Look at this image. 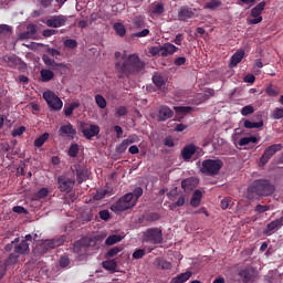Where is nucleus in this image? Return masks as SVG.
<instances>
[{
	"instance_id": "47",
	"label": "nucleus",
	"mask_w": 283,
	"mask_h": 283,
	"mask_svg": "<svg viewBox=\"0 0 283 283\" xmlns=\"http://www.w3.org/2000/svg\"><path fill=\"white\" fill-rule=\"evenodd\" d=\"M69 156L71 158H76L78 156V144H72L69 148Z\"/></svg>"
},
{
	"instance_id": "52",
	"label": "nucleus",
	"mask_w": 283,
	"mask_h": 283,
	"mask_svg": "<svg viewBox=\"0 0 283 283\" xmlns=\"http://www.w3.org/2000/svg\"><path fill=\"white\" fill-rule=\"evenodd\" d=\"M25 133V126H20L18 128H14L11 132V136H13V138H17V136H22V134Z\"/></svg>"
},
{
	"instance_id": "35",
	"label": "nucleus",
	"mask_w": 283,
	"mask_h": 283,
	"mask_svg": "<svg viewBox=\"0 0 283 283\" xmlns=\"http://www.w3.org/2000/svg\"><path fill=\"white\" fill-rule=\"evenodd\" d=\"M191 277V272L187 271L172 279V283H185Z\"/></svg>"
},
{
	"instance_id": "8",
	"label": "nucleus",
	"mask_w": 283,
	"mask_h": 283,
	"mask_svg": "<svg viewBox=\"0 0 283 283\" xmlns=\"http://www.w3.org/2000/svg\"><path fill=\"white\" fill-rule=\"evenodd\" d=\"M153 118H156L159 123H165V120H169V118H174V112L167 105L159 106L156 111L150 113Z\"/></svg>"
},
{
	"instance_id": "20",
	"label": "nucleus",
	"mask_w": 283,
	"mask_h": 283,
	"mask_svg": "<svg viewBox=\"0 0 283 283\" xmlns=\"http://www.w3.org/2000/svg\"><path fill=\"white\" fill-rule=\"evenodd\" d=\"M73 174L76 175L77 182L81 185L84 180H87V172L81 165H75L72 168Z\"/></svg>"
},
{
	"instance_id": "56",
	"label": "nucleus",
	"mask_w": 283,
	"mask_h": 283,
	"mask_svg": "<svg viewBox=\"0 0 283 283\" xmlns=\"http://www.w3.org/2000/svg\"><path fill=\"white\" fill-rule=\"evenodd\" d=\"M272 118H274V120H280V118H283V108H275L272 113Z\"/></svg>"
},
{
	"instance_id": "26",
	"label": "nucleus",
	"mask_w": 283,
	"mask_h": 283,
	"mask_svg": "<svg viewBox=\"0 0 283 283\" xmlns=\"http://www.w3.org/2000/svg\"><path fill=\"white\" fill-rule=\"evenodd\" d=\"M52 78H54V72L51 70L42 69L40 71V81H42V83H50Z\"/></svg>"
},
{
	"instance_id": "17",
	"label": "nucleus",
	"mask_w": 283,
	"mask_h": 283,
	"mask_svg": "<svg viewBox=\"0 0 283 283\" xmlns=\"http://www.w3.org/2000/svg\"><path fill=\"white\" fill-rule=\"evenodd\" d=\"M193 17H196V9L181 7L178 11L179 21H187L188 19H193Z\"/></svg>"
},
{
	"instance_id": "54",
	"label": "nucleus",
	"mask_w": 283,
	"mask_h": 283,
	"mask_svg": "<svg viewBox=\"0 0 283 283\" xmlns=\"http://www.w3.org/2000/svg\"><path fill=\"white\" fill-rule=\"evenodd\" d=\"M255 112V108H253L252 105H247L241 109L242 116H249L250 114H253Z\"/></svg>"
},
{
	"instance_id": "11",
	"label": "nucleus",
	"mask_w": 283,
	"mask_h": 283,
	"mask_svg": "<svg viewBox=\"0 0 283 283\" xmlns=\"http://www.w3.org/2000/svg\"><path fill=\"white\" fill-rule=\"evenodd\" d=\"M57 185H59L60 191L64 193H70L74 189V185H76V179L69 178L65 176H60L57 178Z\"/></svg>"
},
{
	"instance_id": "48",
	"label": "nucleus",
	"mask_w": 283,
	"mask_h": 283,
	"mask_svg": "<svg viewBox=\"0 0 283 283\" xmlns=\"http://www.w3.org/2000/svg\"><path fill=\"white\" fill-rule=\"evenodd\" d=\"M254 211L256 213H266V211H271V206L269 205H258L255 208H254Z\"/></svg>"
},
{
	"instance_id": "15",
	"label": "nucleus",
	"mask_w": 283,
	"mask_h": 283,
	"mask_svg": "<svg viewBox=\"0 0 283 283\" xmlns=\"http://www.w3.org/2000/svg\"><path fill=\"white\" fill-rule=\"evenodd\" d=\"M282 227H283V216L281 218L268 223L263 233L265 235H273V233H275V231H280V229H282Z\"/></svg>"
},
{
	"instance_id": "7",
	"label": "nucleus",
	"mask_w": 283,
	"mask_h": 283,
	"mask_svg": "<svg viewBox=\"0 0 283 283\" xmlns=\"http://www.w3.org/2000/svg\"><path fill=\"white\" fill-rule=\"evenodd\" d=\"M167 196L172 202L169 205L170 211L178 209V207H185V203L187 202V195L178 193L177 189L171 190Z\"/></svg>"
},
{
	"instance_id": "3",
	"label": "nucleus",
	"mask_w": 283,
	"mask_h": 283,
	"mask_svg": "<svg viewBox=\"0 0 283 283\" xmlns=\"http://www.w3.org/2000/svg\"><path fill=\"white\" fill-rule=\"evenodd\" d=\"M224 163L220 159H206L201 164L200 171L206 176H218L220 169H222Z\"/></svg>"
},
{
	"instance_id": "37",
	"label": "nucleus",
	"mask_w": 283,
	"mask_h": 283,
	"mask_svg": "<svg viewBox=\"0 0 283 283\" xmlns=\"http://www.w3.org/2000/svg\"><path fill=\"white\" fill-rule=\"evenodd\" d=\"M251 143H253L254 145L258 144V137L255 136L243 137L239 140V146L244 147Z\"/></svg>"
},
{
	"instance_id": "42",
	"label": "nucleus",
	"mask_w": 283,
	"mask_h": 283,
	"mask_svg": "<svg viewBox=\"0 0 283 283\" xmlns=\"http://www.w3.org/2000/svg\"><path fill=\"white\" fill-rule=\"evenodd\" d=\"M153 83L156 85V87H163V85H165V77H163L160 74H155L153 76Z\"/></svg>"
},
{
	"instance_id": "1",
	"label": "nucleus",
	"mask_w": 283,
	"mask_h": 283,
	"mask_svg": "<svg viewBox=\"0 0 283 283\" xmlns=\"http://www.w3.org/2000/svg\"><path fill=\"white\" fill-rule=\"evenodd\" d=\"M123 61L115 63V70L119 74V78H125V76H130V74H138L145 70V62L140 61L138 54L134 53L130 55H123Z\"/></svg>"
},
{
	"instance_id": "31",
	"label": "nucleus",
	"mask_w": 283,
	"mask_h": 283,
	"mask_svg": "<svg viewBox=\"0 0 283 283\" xmlns=\"http://www.w3.org/2000/svg\"><path fill=\"white\" fill-rule=\"evenodd\" d=\"M102 266L106 271H109L111 273H115L118 264L116 263V260H106L102 263Z\"/></svg>"
},
{
	"instance_id": "6",
	"label": "nucleus",
	"mask_w": 283,
	"mask_h": 283,
	"mask_svg": "<svg viewBox=\"0 0 283 283\" xmlns=\"http://www.w3.org/2000/svg\"><path fill=\"white\" fill-rule=\"evenodd\" d=\"M43 98L49 105L50 109H53L54 112H61L63 109V101L59 98L56 94L52 91H46L43 93Z\"/></svg>"
},
{
	"instance_id": "62",
	"label": "nucleus",
	"mask_w": 283,
	"mask_h": 283,
	"mask_svg": "<svg viewBox=\"0 0 283 283\" xmlns=\"http://www.w3.org/2000/svg\"><path fill=\"white\" fill-rule=\"evenodd\" d=\"M4 60L8 62L9 65H17L19 63V57L14 55L6 56Z\"/></svg>"
},
{
	"instance_id": "14",
	"label": "nucleus",
	"mask_w": 283,
	"mask_h": 283,
	"mask_svg": "<svg viewBox=\"0 0 283 283\" xmlns=\"http://www.w3.org/2000/svg\"><path fill=\"white\" fill-rule=\"evenodd\" d=\"M67 23V18L63 14L52 15L46 20L48 28H63Z\"/></svg>"
},
{
	"instance_id": "2",
	"label": "nucleus",
	"mask_w": 283,
	"mask_h": 283,
	"mask_svg": "<svg viewBox=\"0 0 283 283\" xmlns=\"http://www.w3.org/2000/svg\"><path fill=\"white\" fill-rule=\"evenodd\" d=\"M275 193V186L266 179H258L248 188V199L256 200L264 196H273Z\"/></svg>"
},
{
	"instance_id": "53",
	"label": "nucleus",
	"mask_w": 283,
	"mask_h": 283,
	"mask_svg": "<svg viewBox=\"0 0 283 283\" xmlns=\"http://www.w3.org/2000/svg\"><path fill=\"white\" fill-rule=\"evenodd\" d=\"M42 61H43L44 65H46L48 67H54V65H56V62L54 60L50 59V56H48V55H43Z\"/></svg>"
},
{
	"instance_id": "22",
	"label": "nucleus",
	"mask_w": 283,
	"mask_h": 283,
	"mask_svg": "<svg viewBox=\"0 0 283 283\" xmlns=\"http://www.w3.org/2000/svg\"><path fill=\"white\" fill-rule=\"evenodd\" d=\"M14 253L18 255H25V253H30V244L25 240H22L20 243L15 244Z\"/></svg>"
},
{
	"instance_id": "32",
	"label": "nucleus",
	"mask_w": 283,
	"mask_h": 283,
	"mask_svg": "<svg viewBox=\"0 0 283 283\" xmlns=\"http://www.w3.org/2000/svg\"><path fill=\"white\" fill-rule=\"evenodd\" d=\"M77 107H81V103H78V102H73L71 104H65L64 105L65 116H72V114L74 113V109H77Z\"/></svg>"
},
{
	"instance_id": "10",
	"label": "nucleus",
	"mask_w": 283,
	"mask_h": 283,
	"mask_svg": "<svg viewBox=\"0 0 283 283\" xmlns=\"http://www.w3.org/2000/svg\"><path fill=\"white\" fill-rule=\"evenodd\" d=\"M200 156L202 154V149L193 144H188L181 149V158L185 163H189L193 156Z\"/></svg>"
},
{
	"instance_id": "16",
	"label": "nucleus",
	"mask_w": 283,
	"mask_h": 283,
	"mask_svg": "<svg viewBox=\"0 0 283 283\" xmlns=\"http://www.w3.org/2000/svg\"><path fill=\"white\" fill-rule=\"evenodd\" d=\"M199 182L200 181L198 180V178L190 177V178L184 179L181 181V188L184 189V191L186 193H190V191H193L196 189V187H198Z\"/></svg>"
},
{
	"instance_id": "59",
	"label": "nucleus",
	"mask_w": 283,
	"mask_h": 283,
	"mask_svg": "<svg viewBox=\"0 0 283 283\" xmlns=\"http://www.w3.org/2000/svg\"><path fill=\"white\" fill-rule=\"evenodd\" d=\"M124 140L129 146V145H134V143H138L139 138H138V135H129L128 138Z\"/></svg>"
},
{
	"instance_id": "21",
	"label": "nucleus",
	"mask_w": 283,
	"mask_h": 283,
	"mask_svg": "<svg viewBox=\"0 0 283 283\" xmlns=\"http://www.w3.org/2000/svg\"><path fill=\"white\" fill-rule=\"evenodd\" d=\"M176 52H178V48L171 43L160 45V56H169L171 54H176Z\"/></svg>"
},
{
	"instance_id": "57",
	"label": "nucleus",
	"mask_w": 283,
	"mask_h": 283,
	"mask_svg": "<svg viewBox=\"0 0 283 283\" xmlns=\"http://www.w3.org/2000/svg\"><path fill=\"white\" fill-rule=\"evenodd\" d=\"M128 193H133L134 200H135V202H137L138 198H140V196H143V188L137 187V188L134 189L133 192H128Z\"/></svg>"
},
{
	"instance_id": "58",
	"label": "nucleus",
	"mask_w": 283,
	"mask_h": 283,
	"mask_svg": "<svg viewBox=\"0 0 283 283\" xmlns=\"http://www.w3.org/2000/svg\"><path fill=\"white\" fill-rule=\"evenodd\" d=\"M115 116H117V118H120V116H127V107L125 106L117 107Z\"/></svg>"
},
{
	"instance_id": "61",
	"label": "nucleus",
	"mask_w": 283,
	"mask_h": 283,
	"mask_svg": "<svg viewBox=\"0 0 283 283\" xmlns=\"http://www.w3.org/2000/svg\"><path fill=\"white\" fill-rule=\"evenodd\" d=\"M265 92L269 96H277L280 92H277V88H274L273 85H270L265 88Z\"/></svg>"
},
{
	"instance_id": "28",
	"label": "nucleus",
	"mask_w": 283,
	"mask_h": 283,
	"mask_svg": "<svg viewBox=\"0 0 283 283\" xmlns=\"http://www.w3.org/2000/svg\"><path fill=\"white\" fill-rule=\"evenodd\" d=\"M200 202H202V190L197 189L192 193L190 205L192 207H200Z\"/></svg>"
},
{
	"instance_id": "60",
	"label": "nucleus",
	"mask_w": 283,
	"mask_h": 283,
	"mask_svg": "<svg viewBox=\"0 0 283 283\" xmlns=\"http://www.w3.org/2000/svg\"><path fill=\"white\" fill-rule=\"evenodd\" d=\"M149 34V29H144L143 31H139L137 33H134L133 34V38H136V39H143L145 36H148Z\"/></svg>"
},
{
	"instance_id": "27",
	"label": "nucleus",
	"mask_w": 283,
	"mask_h": 283,
	"mask_svg": "<svg viewBox=\"0 0 283 283\" xmlns=\"http://www.w3.org/2000/svg\"><path fill=\"white\" fill-rule=\"evenodd\" d=\"M243 127H245V129H260L264 127V122H251L249 119H243Z\"/></svg>"
},
{
	"instance_id": "4",
	"label": "nucleus",
	"mask_w": 283,
	"mask_h": 283,
	"mask_svg": "<svg viewBox=\"0 0 283 283\" xmlns=\"http://www.w3.org/2000/svg\"><path fill=\"white\" fill-rule=\"evenodd\" d=\"M165 239L163 238V230L160 228H148L143 233V242H148L149 244H163Z\"/></svg>"
},
{
	"instance_id": "25",
	"label": "nucleus",
	"mask_w": 283,
	"mask_h": 283,
	"mask_svg": "<svg viewBox=\"0 0 283 283\" xmlns=\"http://www.w3.org/2000/svg\"><path fill=\"white\" fill-rule=\"evenodd\" d=\"M244 50L237 51L230 59V67H235L244 59Z\"/></svg>"
},
{
	"instance_id": "9",
	"label": "nucleus",
	"mask_w": 283,
	"mask_h": 283,
	"mask_svg": "<svg viewBox=\"0 0 283 283\" xmlns=\"http://www.w3.org/2000/svg\"><path fill=\"white\" fill-rule=\"evenodd\" d=\"M88 247H96V240L90 237H85L74 244L73 251L74 253H77V255H85V253H87Z\"/></svg>"
},
{
	"instance_id": "12",
	"label": "nucleus",
	"mask_w": 283,
	"mask_h": 283,
	"mask_svg": "<svg viewBox=\"0 0 283 283\" xmlns=\"http://www.w3.org/2000/svg\"><path fill=\"white\" fill-rule=\"evenodd\" d=\"M277 151H282V144L271 145L264 150L263 155L260 158V163L262 165H266V163H269V160H271V158H273V156H275Z\"/></svg>"
},
{
	"instance_id": "19",
	"label": "nucleus",
	"mask_w": 283,
	"mask_h": 283,
	"mask_svg": "<svg viewBox=\"0 0 283 283\" xmlns=\"http://www.w3.org/2000/svg\"><path fill=\"white\" fill-rule=\"evenodd\" d=\"M60 136H65L66 138H74L76 136V129L72 124L63 125L59 129Z\"/></svg>"
},
{
	"instance_id": "50",
	"label": "nucleus",
	"mask_w": 283,
	"mask_h": 283,
	"mask_svg": "<svg viewBox=\"0 0 283 283\" xmlns=\"http://www.w3.org/2000/svg\"><path fill=\"white\" fill-rule=\"evenodd\" d=\"M127 147H129L125 140H123L120 144H118L115 148L117 154H125L127 151Z\"/></svg>"
},
{
	"instance_id": "13",
	"label": "nucleus",
	"mask_w": 283,
	"mask_h": 283,
	"mask_svg": "<svg viewBox=\"0 0 283 283\" xmlns=\"http://www.w3.org/2000/svg\"><path fill=\"white\" fill-rule=\"evenodd\" d=\"M266 7V2H260L251 10V17L253 19H248L249 23L252 25H258V23H262V11Z\"/></svg>"
},
{
	"instance_id": "49",
	"label": "nucleus",
	"mask_w": 283,
	"mask_h": 283,
	"mask_svg": "<svg viewBox=\"0 0 283 283\" xmlns=\"http://www.w3.org/2000/svg\"><path fill=\"white\" fill-rule=\"evenodd\" d=\"M107 193H109V191H107L106 189H99L96 191L93 198L94 200H103V198H105Z\"/></svg>"
},
{
	"instance_id": "44",
	"label": "nucleus",
	"mask_w": 283,
	"mask_h": 283,
	"mask_svg": "<svg viewBox=\"0 0 283 283\" xmlns=\"http://www.w3.org/2000/svg\"><path fill=\"white\" fill-rule=\"evenodd\" d=\"M146 255H147L146 249H137L133 253V260H143V258Z\"/></svg>"
},
{
	"instance_id": "34",
	"label": "nucleus",
	"mask_w": 283,
	"mask_h": 283,
	"mask_svg": "<svg viewBox=\"0 0 283 283\" xmlns=\"http://www.w3.org/2000/svg\"><path fill=\"white\" fill-rule=\"evenodd\" d=\"M123 240L120 234H112L105 240V244L107 247H114V244H118Z\"/></svg>"
},
{
	"instance_id": "18",
	"label": "nucleus",
	"mask_w": 283,
	"mask_h": 283,
	"mask_svg": "<svg viewBox=\"0 0 283 283\" xmlns=\"http://www.w3.org/2000/svg\"><path fill=\"white\" fill-rule=\"evenodd\" d=\"M82 133L85 138H94V136H98L101 133V128L97 125H88L82 128Z\"/></svg>"
},
{
	"instance_id": "24",
	"label": "nucleus",
	"mask_w": 283,
	"mask_h": 283,
	"mask_svg": "<svg viewBox=\"0 0 283 283\" xmlns=\"http://www.w3.org/2000/svg\"><path fill=\"white\" fill-rule=\"evenodd\" d=\"M239 275H240L242 282H244V283L253 282L254 272L252 269L241 270Z\"/></svg>"
},
{
	"instance_id": "64",
	"label": "nucleus",
	"mask_w": 283,
	"mask_h": 283,
	"mask_svg": "<svg viewBox=\"0 0 283 283\" xmlns=\"http://www.w3.org/2000/svg\"><path fill=\"white\" fill-rule=\"evenodd\" d=\"M13 213H24L27 216L28 209H25L23 206H14L12 209Z\"/></svg>"
},
{
	"instance_id": "5",
	"label": "nucleus",
	"mask_w": 283,
	"mask_h": 283,
	"mask_svg": "<svg viewBox=\"0 0 283 283\" xmlns=\"http://www.w3.org/2000/svg\"><path fill=\"white\" fill-rule=\"evenodd\" d=\"M63 242H65V237L63 235L51 240H45L35 248V251L36 253H40V255H44V253H48V251L56 249V247H61Z\"/></svg>"
},
{
	"instance_id": "41",
	"label": "nucleus",
	"mask_w": 283,
	"mask_h": 283,
	"mask_svg": "<svg viewBox=\"0 0 283 283\" xmlns=\"http://www.w3.org/2000/svg\"><path fill=\"white\" fill-rule=\"evenodd\" d=\"M95 103L99 107V109H105L107 107V101L103 95H96L95 96Z\"/></svg>"
},
{
	"instance_id": "45",
	"label": "nucleus",
	"mask_w": 283,
	"mask_h": 283,
	"mask_svg": "<svg viewBox=\"0 0 283 283\" xmlns=\"http://www.w3.org/2000/svg\"><path fill=\"white\" fill-rule=\"evenodd\" d=\"M175 112L177 114H190V112H193V108L191 106H175Z\"/></svg>"
},
{
	"instance_id": "51",
	"label": "nucleus",
	"mask_w": 283,
	"mask_h": 283,
	"mask_svg": "<svg viewBox=\"0 0 283 283\" xmlns=\"http://www.w3.org/2000/svg\"><path fill=\"white\" fill-rule=\"evenodd\" d=\"M48 193H50V191L48 190V188H42V189H40V190L35 193V200H42V198H46Z\"/></svg>"
},
{
	"instance_id": "39",
	"label": "nucleus",
	"mask_w": 283,
	"mask_h": 283,
	"mask_svg": "<svg viewBox=\"0 0 283 283\" xmlns=\"http://www.w3.org/2000/svg\"><path fill=\"white\" fill-rule=\"evenodd\" d=\"M221 6H222V1H220V0H211V1L206 3L205 8L207 10H216V9L220 8Z\"/></svg>"
},
{
	"instance_id": "55",
	"label": "nucleus",
	"mask_w": 283,
	"mask_h": 283,
	"mask_svg": "<svg viewBox=\"0 0 283 283\" xmlns=\"http://www.w3.org/2000/svg\"><path fill=\"white\" fill-rule=\"evenodd\" d=\"M1 34H12V27L8 24H0V36Z\"/></svg>"
},
{
	"instance_id": "29",
	"label": "nucleus",
	"mask_w": 283,
	"mask_h": 283,
	"mask_svg": "<svg viewBox=\"0 0 283 283\" xmlns=\"http://www.w3.org/2000/svg\"><path fill=\"white\" fill-rule=\"evenodd\" d=\"M154 264L157 269H161L163 271H169V269H171V262L165 259L157 258Z\"/></svg>"
},
{
	"instance_id": "33",
	"label": "nucleus",
	"mask_w": 283,
	"mask_h": 283,
	"mask_svg": "<svg viewBox=\"0 0 283 283\" xmlns=\"http://www.w3.org/2000/svg\"><path fill=\"white\" fill-rule=\"evenodd\" d=\"M113 30L115 31V33L117 34V36H125V34H127V29L125 28L124 23L120 22H116L113 25Z\"/></svg>"
},
{
	"instance_id": "43",
	"label": "nucleus",
	"mask_w": 283,
	"mask_h": 283,
	"mask_svg": "<svg viewBox=\"0 0 283 283\" xmlns=\"http://www.w3.org/2000/svg\"><path fill=\"white\" fill-rule=\"evenodd\" d=\"M133 28H135V30H140L145 28V20L140 17L134 18Z\"/></svg>"
},
{
	"instance_id": "40",
	"label": "nucleus",
	"mask_w": 283,
	"mask_h": 283,
	"mask_svg": "<svg viewBox=\"0 0 283 283\" xmlns=\"http://www.w3.org/2000/svg\"><path fill=\"white\" fill-rule=\"evenodd\" d=\"M17 262H19V254H17L14 252L9 255V258L6 260L4 264H6V266H12V264H17Z\"/></svg>"
},
{
	"instance_id": "46",
	"label": "nucleus",
	"mask_w": 283,
	"mask_h": 283,
	"mask_svg": "<svg viewBox=\"0 0 283 283\" xmlns=\"http://www.w3.org/2000/svg\"><path fill=\"white\" fill-rule=\"evenodd\" d=\"M120 251H123V247H115V248H112V249L106 253V258H116V255L119 254Z\"/></svg>"
},
{
	"instance_id": "30",
	"label": "nucleus",
	"mask_w": 283,
	"mask_h": 283,
	"mask_svg": "<svg viewBox=\"0 0 283 283\" xmlns=\"http://www.w3.org/2000/svg\"><path fill=\"white\" fill-rule=\"evenodd\" d=\"M150 14H154L155 17H160L165 12V4L163 3H153L150 6Z\"/></svg>"
},
{
	"instance_id": "38",
	"label": "nucleus",
	"mask_w": 283,
	"mask_h": 283,
	"mask_svg": "<svg viewBox=\"0 0 283 283\" xmlns=\"http://www.w3.org/2000/svg\"><path fill=\"white\" fill-rule=\"evenodd\" d=\"M48 138H50V134L44 133L43 135H41L40 137H38L34 140V147H43V145H45V140H48Z\"/></svg>"
},
{
	"instance_id": "23",
	"label": "nucleus",
	"mask_w": 283,
	"mask_h": 283,
	"mask_svg": "<svg viewBox=\"0 0 283 283\" xmlns=\"http://www.w3.org/2000/svg\"><path fill=\"white\" fill-rule=\"evenodd\" d=\"M127 209L129 208L127 207V203L123 197L111 206V211H114V213H120V211H127Z\"/></svg>"
},
{
	"instance_id": "63",
	"label": "nucleus",
	"mask_w": 283,
	"mask_h": 283,
	"mask_svg": "<svg viewBox=\"0 0 283 283\" xmlns=\"http://www.w3.org/2000/svg\"><path fill=\"white\" fill-rule=\"evenodd\" d=\"M65 48H70L71 50H74L78 45L76 40L69 39L64 42Z\"/></svg>"
},
{
	"instance_id": "36",
	"label": "nucleus",
	"mask_w": 283,
	"mask_h": 283,
	"mask_svg": "<svg viewBox=\"0 0 283 283\" xmlns=\"http://www.w3.org/2000/svg\"><path fill=\"white\" fill-rule=\"evenodd\" d=\"M123 198L128 209L136 207V199H134V193H126L123 196Z\"/></svg>"
}]
</instances>
